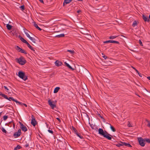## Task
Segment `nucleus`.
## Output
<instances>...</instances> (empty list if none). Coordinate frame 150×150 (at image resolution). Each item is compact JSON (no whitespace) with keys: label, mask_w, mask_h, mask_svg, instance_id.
Here are the masks:
<instances>
[{"label":"nucleus","mask_w":150,"mask_h":150,"mask_svg":"<svg viewBox=\"0 0 150 150\" xmlns=\"http://www.w3.org/2000/svg\"><path fill=\"white\" fill-rule=\"evenodd\" d=\"M98 133L103 136L104 137L106 138L108 140H111L112 136L108 134L106 131H103V129L101 128H99L98 129Z\"/></svg>","instance_id":"1"},{"label":"nucleus","mask_w":150,"mask_h":150,"mask_svg":"<svg viewBox=\"0 0 150 150\" xmlns=\"http://www.w3.org/2000/svg\"><path fill=\"white\" fill-rule=\"evenodd\" d=\"M18 76L20 78L24 81H25L27 79V77L25 75V73L22 71H19L18 72Z\"/></svg>","instance_id":"2"},{"label":"nucleus","mask_w":150,"mask_h":150,"mask_svg":"<svg viewBox=\"0 0 150 150\" xmlns=\"http://www.w3.org/2000/svg\"><path fill=\"white\" fill-rule=\"evenodd\" d=\"M137 139L140 145L142 146H144L145 144V139H144L142 137L138 138Z\"/></svg>","instance_id":"3"},{"label":"nucleus","mask_w":150,"mask_h":150,"mask_svg":"<svg viewBox=\"0 0 150 150\" xmlns=\"http://www.w3.org/2000/svg\"><path fill=\"white\" fill-rule=\"evenodd\" d=\"M17 62L21 65H23L26 63V60L24 59L22 57L20 58L16 59Z\"/></svg>","instance_id":"4"},{"label":"nucleus","mask_w":150,"mask_h":150,"mask_svg":"<svg viewBox=\"0 0 150 150\" xmlns=\"http://www.w3.org/2000/svg\"><path fill=\"white\" fill-rule=\"evenodd\" d=\"M21 134V130L20 129H19L18 132H16L14 133L13 135L15 138H16L19 137Z\"/></svg>","instance_id":"5"},{"label":"nucleus","mask_w":150,"mask_h":150,"mask_svg":"<svg viewBox=\"0 0 150 150\" xmlns=\"http://www.w3.org/2000/svg\"><path fill=\"white\" fill-rule=\"evenodd\" d=\"M31 118L32 120L31 123L33 126H35L37 122L35 119L34 116L33 115H32L31 116Z\"/></svg>","instance_id":"6"},{"label":"nucleus","mask_w":150,"mask_h":150,"mask_svg":"<svg viewBox=\"0 0 150 150\" xmlns=\"http://www.w3.org/2000/svg\"><path fill=\"white\" fill-rule=\"evenodd\" d=\"M48 102L52 109H53L54 107H56L55 104L53 103V102L51 101L50 100H49L48 101Z\"/></svg>","instance_id":"7"},{"label":"nucleus","mask_w":150,"mask_h":150,"mask_svg":"<svg viewBox=\"0 0 150 150\" xmlns=\"http://www.w3.org/2000/svg\"><path fill=\"white\" fill-rule=\"evenodd\" d=\"M104 43H116L117 44H119V42L118 41L112 40H109L104 41L103 42Z\"/></svg>","instance_id":"8"},{"label":"nucleus","mask_w":150,"mask_h":150,"mask_svg":"<svg viewBox=\"0 0 150 150\" xmlns=\"http://www.w3.org/2000/svg\"><path fill=\"white\" fill-rule=\"evenodd\" d=\"M55 64L56 66L59 67L61 66L62 64V63L58 60H57L55 62Z\"/></svg>","instance_id":"9"},{"label":"nucleus","mask_w":150,"mask_h":150,"mask_svg":"<svg viewBox=\"0 0 150 150\" xmlns=\"http://www.w3.org/2000/svg\"><path fill=\"white\" fill-rule=\"evenodd\" d=\"M142 18L145 22H149L150 21L149 19L144 15H142Z\"/></svg>","instance_id":"10"},{"label":"nucleus","mask_w":150,"mask_h":150,"mask_svg":"<svg viewBox=\"0 0 150 150\" xmlns=\"http://www.w3.org/2000/svg\"><path fill=\"white\" fill-rule=\"evenodd\" d=\"M19 38L20 39V40L21 41L23 42V43H25L26 44H27V43L28 42L25 40L23 38L21 37V36L20 35L19 36Z\"/></svg>","instance_id":"11"},{"label":"nucleus","mask_w":150,"mask_h":150,"mask_svg":"<svg viewBox=\"0 0 150 150\" xmlns=\"http://www.w3.org/2000/svg\"><path fill=\"white\" fill-rule=\"evenodd\" d=\"M65 65L67 66L69 69H71L73 71L74 70V69L68 63L66 62H64Z\"/></svg>","instance_id":"12"},{"label":"nucleus","mask_w":150,"mask_h":150,"mask_svg":"<svg viewBox=\"0 0 150 150\" xmlns=\"http://www.w3.org/2000/svg\"><path fill=\"white\" fill-rule=\"evenodd\" d=\"M20 128L24 132H25L28 130V129L24 125L22 127H20Z\"/></svg>","instance_id":"13"},{"label":"nucleus","mask_w":150,"mask_h":150,"mask_svg":"<svg viewBox=\"0 0 150 150\" xmlns=\"http://www.w3.org/2000/svg\"><path fill=\"white\" fill-rule=\"evenodd\" d=\"M11 123H12L13 124V128L14 129L15 128V125L14 124V123L12 121H11L10 122H9V123H8V124H6V125H7L8 126H9L10 127H11L12 126L11 125H10V124H11Z\"/></svg>","instance_id":"14"},{"label":"nucleus","mask_w":150,"mask_h":150,"mask_svg":"<svg viewBox=\"0 0 150 150\" xmlns=\"http://www.w3.org/2000/svg\"><path fill=\"white\" fill-rule=\"evenodd\" d=\"M34 25L35 27L39 30H41L42 29L38 27V25L35 22L34 23Z\"/></svg>","instance_id":"15"},{"label":"nucleus","mask_w":150,"mask_h":150,"mask_svg":"<svg viewBox=\"0 0 150 150\" xmlns=\"http://www.w3.org/2000/svg\"><path fill=\"white\" fill-rule=\"evenodd\" d=\"M60 89V88L59 87H56L54 91V93H56L58 92L59 90Z\"/></svg>","instance_id":"16"},{"label":"nucleus","mask_w":150,"mask_h":150,"mask_svg":"<svg viewBox=\"0 0 150 150\" xmlns=\"http://www.w3.org/2000/svg\"><path fill=\"white\" fill-rule=\"evenodd\" d=\"M74 134H76L77 135V136H78L81 139L83 138V137L81 136V134L79 133L77 131L76 132V133H75Z\"/></svg>","instance_id":"17"},{"label":"nucleus","mask_w":150,"mask_h":150,"mask_svg":"<svg viewBox=\"0 0 150 150\" xmlns=\"http://www.w3.org/2000/svg\"><path fill=\"white\" fill-rule=\"evenodd\" d=\"M26 44L27 45L28 47L31 50L35 51L33 48L30 45L28 42Z\"/></svg>","instance_id":"18"},{"label":"nucleus","mask_w":150,"mask_h":150,"mask_svg":"<svg viewBox=\"0 0 150 150\" xmlns=\"http://www.w3.org/2000/svg\"><path fill=\"white\" fill-rule=\"evenodd\" d=\"M25 30L24 31L25 33L26 34V36H27V37L28 38H30L31 37L30 36V35H29V34L28 33L27 31H28L27 30H26L25 29Z\"/></svg>","instance_id":"19"},{"label":"nucleus","mask_w":150,"mask_h":150,"mask_svg":"<svg viewBox=\"0 0 150 150\" xmlns=\"http://www.w3.org/2000/svg\"><path fill=\"white\" fill-rule=\"evenodd\" d=\"M64 36V34H61L59 35H56L55 36L56 37H57V38H61V37H63Z\"/></svg>","instance_id":"20"},{"label":"nucleus","mask_w":150,"mask_h":150,"mask_svg":"<svg viewBox=\"0 0 150 150\" xmlns=\"http://www.w3.org/2000/svg\"><path fill=\"white\" fill-rule=\"evenodd\" d=\"M6 99L8 100L9 101H11V100H12L14 101H15L16 100V99H15L13 98L12 97H10L9 98H8L7 97V99Z\"/></svg>","instance_id":"21"},{"label":"nucleus","mask_w":150,"mask_h":150,"mask_svg":"<svg viewBox=\"0 0 150 150\" xmlns=\"http://www.w3.org/2000/svg\"><path fill=\"white\" fill-rule=\"evenodd\" d=\"M6 27H7V29L8 30H10L12 27V26H11V25L9 24H7L6 25Z\"/></svg>","instance_id":"22"},{"label":"nucleus","mask_w":150,"mask_h":150,"mask_svg":"<svg viewBox=\"0 0 150 150\" xmlns=\"http://www.w3.org/2000/svg\"><path fill=\"white\" fill-rule=\"evenodd\" d=\"M29 39L33 42V43L35 44L36 43V40L34 38L31 37Z\"/></svg>","instance_id":"23"},{"label":"nucleus","mask_w":150,"mask_h":150,"mask_svg":"<svg viewBox=\"0 0 150 150\" xmlns=\"http://www.w3.org/2000/svg\"><path fill=\"white\" fill-rule=\"evenodd\" d=\"M0 96H1L3 97H4L5 99H7V96L6 95L3 94L0 91Z\"/></svg>","instance_id":"24"},{"label":"nucleus","mask_w":150,"mask_h":150,"mask_svg":"<svg viewBox=\"0 0 150 150\" xmlns=\"http://www.w3.org/2000/svg\"><path fill=\"white\" fill-rule=\"evenodd\" d=\"M19 52L25 54H26L27 53L24 50L22 49H20V50H19Z\"/></svg>","instance_id":"25"},{"label":"nucleus","mask_w":150,"mask_h":150,"mask_svg":"<svg viewBox=\"0 0 150 150\" xmlns=\"http://www.w3.org/2000/svg\"><path fill=\"white\" fill-rule=\"evenodd\" d=\"M72 1V0H64V3H65L66 4L69 3Z\"/></svg>","instance_id":"26"},{"label":"nucleus","mask_w":150,"mask_h":150,"mask_svg":"<svg viewBox=\"0 0 150 150\" xmlns=\"http://www.w3.org/2000/svg\"><path fill=\"white\" fill-rule=\"evenodd\" d=\"M21 147L20 146L18 145L14 148L13 150H16L17 149H20L21 148Z\"/></svg>","instance_id":"27"},{"label":"nucleus","mask_w":150,"mask_h":150,"mask_svg":"<svg viewBox=\"0 0 150 150\" xmlns=\"http://www.w3.org/2000/svg\"><path fill=\"white\" fill-rule=\"evenodd\" d=\"M109 125H110V128L112 130V131L113 132H115L116 130L114 128V127L113 126H111L110 124Z\"/></svg>","instance_id":"28"},{"label":"nucleus","mask_w":150,"mask_h":150,"mask_svg":"<svg viewBox=\"0 0 150 150\" xmlns=\"http://www.w3.org/2000/svg\"><path fill=\"white\" fill-rule=\"evenodd\" d=\"M124 146H126L129 147H132V146L129 143L125 142V143H124Z\"/></svg>","instance_id":"29"},{"label":"nucleus","mask_w":150,"mask_h":150,"mask_svg":"<svg viewBox=\"0 0 150 150\" xmlns=\"http://www.w3.org/2000/svg\"><path fill=\"white\" fill-rule=\"evenodd\" d=\"M15 102L17 103H18L19 105H23V103H22L21 102L18 101L16 100Z\"/></svg>","instance_id":"30"},{"label":"nucleus","mask_w":150,"mask_h":150,"mask_svg":"<svg viewBox=\"0 0 150 150\" xmlns=\"http://www.w3.org/2000/svg\"><path fill=\"white\" fill-rule=\"evenodd\" d=\"M117 37V36H111L109 37L110 39H114Z\"/></svg>","instance_id":"31"},{"label":"nucleus","mask_w":150,"mask_h":150,"mask_svg":"<svg viewBox=\"0 0 150 150\" xmlns=\"http://www.w3.org/2000/svg\"><path fill=\"white\" fill-rule=\"evenodd\" d=\"M71 129L74 131V133H76V132L77 131L76 129L73 126L72 127Z\"/></svg>","instance_id":"32"},{"label":"nucleus","mask_w":150,"mask_h":150,"mask_svg":"<svg viewBox=\"0 0 150 150\" xmlns=\"http://www.w3.org/2000/svg\"><path fill=\"white\" fill-rule=\"evenodd\" d=\"M1 130L3 132L6 134L7 133V132L3 127H2Z\"/></svg>","instance_id":"33"},{"label":"nucleus","mask_w":150,"mask_h":150,"mask_svg":"<svg viewBox=\"0 0 150 150\" xmlns=\"http://www.w3.org/2000/svg\"><path fill=\"white\" fill-rule=\"evenodd\" d=\"M137 25V23L136 21H134V22H133V23L132 26L133 27H135V26H136Z\"/></svg>","instance_id":"34"},{"label":"nucleus","mask_w":150,"mask_h":150,"mask_svg":"<svg viewBox=\"0 0 150 150\" xmlns=\"http://www.w3.org/2000/svg\"><path fill=\"white\" fill-rule=\"evenodd\" d=\"M67 52H69L71 54H73L74 53V51L73 50H67Z\"/></svg>","instance_id":"35"},{"label":"nucleus","mask_w":150,"mask_h":150,"mask_svg":"<svg viewBox=\"0 0 150 150\" xmlns=\"http://www.w3.org/2000/svg\"><path fill=\"white\" fill-rule=\"evenodd\" d=\"M16 49L19 52V50H20V49H21V48H20L19 46H17L16 47Z\"/></svg>","instance_id":"36"},{"label":"nucleus","mask_w":150,"mask_h":150,"mask_svg":"<svg viewBox=\"0 0 150 150\" xmlns=\"http://www.w3.org/2000/svg\"><path fill=\"white\" fill-rule=\"evenodd\" d=\"M145 141L149 143H150V139H146Z\"/></svg>","instance_id":"37"},{"label":"nucleus","mask_w":150,"mask_h":150,"mask_svg":"<svg viewBox=\"0 0 150 150\" xmlns=\"http://www.w3.org/2000/svg\"><path fill=\"white\" fill-rule=\"evenodd\" d=\"M8 117L7 116L5 115L4 116L3 119L4 120H6L7 118Z\"/></svg>","instance_id":"38"},{"label":"nucleus","mask_w":150,"mask_h":150,"mask_svg":"<svg viewBox=\"0 0 150 150\" xmlns=\"http://www.w3.org/2000/svg\"><path fill=\"white\" fill-rule=\"evenodd\" d=\"M19 8H21L22 10H24L25 8L24 6L23 5L21 6Z\"/></svg>","instance_id":"39"},{"label":"nucleus","mask_w":150,"mask_h":150,"mask_svg":"<svg viewBox=\"0 0 150 150\" xmlns=\"http://www.w3.org/2000/svg\"><path fill=\"white\" fill-rule=\"evenodd\" d=\"M139 44H140V45L142 46H143V45L142 44V42L140 40H139Z\"/></svg>","instance_id":"40"},{"label":"nucleus","mask_w":150,"mask_h":150,"mask_svg":"<svg viewBox=\"0 0 150 150\" xmlns=\"http://www.w3.org/2000/svg\"><path fill=\"white\" fill-rule=\"evenodd\" d=\"M4 88H5V89L7 90L8 92V91L9 90V89L7 88V87L6 86H4Z\"/></svg>","instance_id":"41"},{"label":"nucleus","mask_w":150,"mask_h":150,"mask_svg":"<svg viewBox=\"0 0 150 150\" xmlns=\"http://www.w3.org/2000/svg\"><path fill=\"white\" fill-rule=\"evenodd\" d=\"M48 131L50 133H51L52 134H53V131L52 130L48 129Z\"/></svg>","instance_id":"42"},{"label":"nucleus","mask_w":150,"mask_h":150,"mask_svg":"<svg viewBox=\"0 0 150 150\" xmlns=\"http://www.w3.org/2000/svg\"><path fill=\"white\" fill-rule=\"evenodd\" d=\"M125 142H120V144H121V146H124V144Z\"/></svg>","instance_id":"43"},{"label":"nucleus","mask_w":150,"mask_h":150,"mask_svg":"<svg viewBox=\"0 0 150 150\" xmlns=\"http://www.w3.org/2000/svg\"><path fill=\"white\" fill-rule=\"evenodd\" d=\"M20 124L21 125V127H22L24 125L23 124V123L21 122H20Z\"/></svg>","instance_id":"44"},{"label":"nucleus","mask_w":150,"mask_h":150,"mask_svg":"<svg viewBox=\"0 0 150 150\" xmlns=\"http://www.w3.org/2000/svg\"><path fill=\"white\" fill-rule=\"evenodd\" d=\"M56 119L59 121V122H61V120L59 118L57 117L56 118Z\"/></svg>","instance_id":"45"},{"label":"nucleus","mask_w":150,"mask_h":150,"mask_svg":"<svg viewBox=\"0 0 150 150\" xmlns=\"http://www.w3.org/2000/svg\"><path fill=\"white\" fill-rule=\"evenodd\" d=\"M116 146H118V147H120V146H121V144H120V143L118 144H117L116 145Z\"/></svg>","instance_id":"46"},{"label":"nucleus","mask_w":150,"mask_h":150,"mask_svg":"<svg viewBox=\"0 0 150 150\" xmlns=\"http://www.w3.org/2000/svg\"><path fill=\"white\" fill-rule=\"evenodd\" d=\"M103 57L105 59H106L107 58V57L105 55L103 56Z\"/></svg>","instance_id":"47"},{"label":"nucleus","mask_w":150,"mask_h":150,"mask_svg":"<svg viewBox=\"0 0 150 150\" xmlns=\"http://www.w3.org/2000/svg\"><path fill=\"white\" fill-rule=\"evenodd\" d=\"M138 74H139V76H140V77H142V74L141 73H140L139 72V73H138Z\"/></svg>","instance_id":"48"},{"label":"nucleus","mask_w":150,"mask_h":150,"mask_svg":"<svg viewBox=\"0 0 150 150\" xmlns=\"http://www.w3.org/2000/svg\"><path fill=\"white\" fill-rule=\"evenodd\" d=\"M98 115L99 117H100L101 118H103V117L100 114H98Z\"/></svg>","instance_id":"49"},{"label":"nucleus","mask_w":150,"mask_h":150,"mask_svg":"<svg viewBox=\"0 0 150 150\" xmlns=\"http://www.w3.org/2000/svg\"><path fill=\"white\" fill-rule=\"evenodd\" d=\"M25 147H27L28 146L29 144H26L25 145Z\"/></svg>","instance_id":"50"},{"label":"nucleus","mask_w":150,"mask_h":150,"mask_svg":"<svg viewBox=\"0 0 150 150\" xmlns=\"http://www.w3.org/2000/svg\"><path fill=\"white\" fill-rule=\"evenodd\" d=\"M147 126L149 127H150V122H149L148 123V124L147 125Z\"/></svg>","instance_id":"51"},{"label":"nucleus","mask_w":150,"mask_h":150,"mask_svg":"<svg viewBox=\"0 0 150 150\" xmlns=\"http://www.w3.org/2000/svg\"><path fill=\"white\" fill-rule=\"evenodd\" d=\"M81 12V10H78L77 11V13H79V12Z\"/></svg>","instance_id":"52"},{"label":"nucleus","mask_w":150,"mask_h":150,"mask_svg":"<svg viewBox=\"0 0 150 150\" xmlns=\"http://www.w3.org/2000/svg\"><path fill=\"white\" fill-rule=\"evenodd\" d=\"M39 1L41 3H43V0H39Z\"/></svg>","instance_id":"53"},{"label":"nucleus","mask_w":150,"mask_h":150,"mask_svg":"<svg viewBox=\"0 0 150 150\" xmlns=\"http://www.w3.org/2000/svg\"><path fill=\"white\" fill-rule=\"evenodd\" d=\"M23 105H24L25 106V107H27V105L25 104H24V103H23Z\"/></svg>","instance_id":"54"},{"label":"nucleus","mask_w":150,"mask_h":150,"mask_svg":"<svg viewBox=\"0 0 150 150\" xmlns=\"http://www.w3.org/2000/svg\"><path fill=\"white\" fill-rule=\"evenodd\" d=\"M147 78L149 80H150V76L147 77Z\"/></svg>","instance_id":"55"},{"label":"nucleus","mask_w":150,"mask_h":150,"mask_svg":"<svg viewBox=\"0 0 150 150\" xmlns=\"http://www.w3.org/2000/svg\"><path fill=\"white\" fill-rule=\"evenodd\" d=\"M65 4H65V3H64V2L63 4V6H65Z\"/></svg>","instance_id":"56"},{"label":"nucleus","mask_w":150,"mask_h":150,"mask_svg":"<svg viewBox=\"0 0 150 150\" xmlns=\"http://www.w3.org/2000/svg\"><path fill=\"white\" fill-rule=\"evenodd\" d=\"M136 72L137 73H139V71L137 70H136Z\"/></svg>","instance_id":"57"},{"label":"nucleus","mask_w":150,"mask_h":150,"mask_svg":"<svg viewBox=\"0 0 150 150\" xmlns=\"http://www.w3.org/2000/svg\"><path fill=\"white\" fill-rule=\"evenodd\" d=\"M149 20H150V15H149Z\"/></svg>","instance_id":"58"},{"label":"nucleus","mask_w":150,"mask_h":150,"mask_svg":"<svg viewBox=\"0 0 150 150\" xmlns=\"http://www.w3.org/2000/svg\"><path fill=\"white\" fill-rule=\"evenodd\" d=\"M146 121L147 122H149V121L148 120H146Z\"/></svg>","instance_id":"59"},{"label":"nucleus","mask_w":150,"mask_h":150,"mask_svg":"<svg viewBox=\"0 0 150 150\" xmlns=\"http://www.w3.org/2000/svg\"><path fill=\"white\" fill-rule=\"evenodd\" d=\"M128 126L129 127H131V126H130V125H129V124H128Z\"/></svg>","instance_id":"60"},{"label":"nucleus","mask_w":150,"mask_h":150,"mask_svg":"<svg viewBox=\"0 0 150 150\" xmlns=\"http://www.w3.org/2000/svg\"><path fill=\"white\" fill-rule=\"evenodd\" d=\"M137 96H139V97H140V96L139 95H137Z\"/></svg>","instance_id":"61"},{"label":"nucleus","mask_w":150,"mask_h":150,"mask_svg":"<svg viewBox=\"0 0 150 150\" xmlns=\"http://www.w3.org/2000/svg\"><path fill=\"white\" fill-rule=\"evenodd\" d=\"M133 68L134 69H135V68H134V67H133Z\"/></svg>","instance_id":"62"},{"label":"nucleus","mask_w":150,"mask_h":150,"mask_svg":"<svg viewBox=\"0 0 150 150\" xmlns=\"http://www.w3.org/2000/svg\"><path fill=\"white\" fill-rule=\"evenodd\" d=\"M133 68L134 69H135V68H134V67H133Z\"/></svg>","instance_id":"63"},{"label":"nucleus","mask_w":150,"mask_h":150,"mask_svg":"<svg viewBox=\"0 0 150 150\" xmlns=\"http://www.w3.org/2000/svg\"><path fill=\"white\" fill-rule=\"evenodd\" d=\"M134 70H135V71H136V70H137V69H134Z\"/></svg>","instance_id":"64"}]
</instances>
